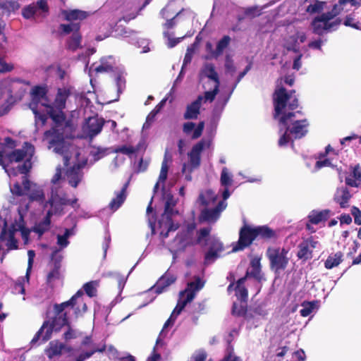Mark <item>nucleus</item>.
I'll list each match as a JSON object with an SVG mask.
<instances>
[{"label": "nucleus", "mask_w": 361, "mask_h": 361, "mask_svg": "<svg viewBox=\"0 0 361 361\" xmlns=\"http://www.w3.org/2000/svg\"><path fill=\"white\" fill-rule=\"evenodd\" d=\"M69 95V90L65 88L59 89L53 106L50 105L46 96V88L37 86L32 88V99L30 108L35 116L36 126H43L48 117L51 118L54 126L51 130L44 133V140L49 144L48 147L54 152L61 154L63 157L66 166L71 163L74 165L66 172V178L69 184L75 188L81 181L82 173L81 169L87 163L86 160H78L79 152L71 145L66 138L73 137L75 123L66 121L62 110L65 108L66 101Z\"/></svg>", "instance_id": "1"}, {"label": "nucleus", "mask_w": 361, "mask_h": 361, "mask_svg": "<svg viewBox=\"0 0 361 361\" xmlns=\"http://www.w3.org/2000/svg\"><path fill=\"white\" fill-rule=\"evenodd\" d=\"M283 79L278 80L274 94V118L279 121L280 138L279 145L286 146L293 139L305 136L308 130L309 123L300 111H293L298 107V99L293 94L288 93L281 87Z\"/></svg>", "instance_id": "2"}, {"label": "nucleus", "mask_w": 361, "mask_h": 361, "mask_svg": "<svg viewBox=\"0 0 361 361\" xmlns=\"http://www.w3.org/2000/svg\"><path fill=\"white\" fill-rule=\"evenodd\" d=\"M195 224L194 222L188 224L185 230L179 233L174 240L169 244V249L173 254V259L185 250V249L194 244H200L203 246L209 245V250L205 255V263L211 264L217 257L219 253L223 250L221 242L215 238L209 236L210 228H204L197 232L196 238H193Z\"/></svg>", "instance_id": "3"}, {"label": "nucleus", "mask_w": 361, "mask_h": 361, "mask_svg": "<svg viewBox=\"0 0 361 361\" xmlns=\"http://www.w3.org/2000/svg\"><path fill=\"white\" fill-rule=\"evenodd\" d=\"M15 147V142L9 137L0 143V165L10 178L18 173L25 175L30 171L35 152L34 146L28 142H25L23 149L10 151Z\"/></svg>", "instance_id": "4"}, {"label": "nucleus", "mask_w": 361, "mask_h": 361, "mask_svg": "<svg viewBox=\"0 0 361 361\" xmlns=\"http://www.w3.org/2000/svg\"><path fill=\"white\" fill-rule=\"evenodd\" d=\"M61 170L59 167L56 168L55 175L51 179V197L46 203L45 207L50 206V209L47 211L44 218L39 223L36 224L33 228V231L39 236L44 232L47 231L50 228L51 217L54 215H61L63 212V206L72 204L76 200L71 202L68 200L63 192L60 189L59 182L61 180Z\"/></svg>", "instance_id": "5"}, {"label": "nucleus", "mask_w": 361, "mask_h": 361, "mask_svg": "<svg viewBox=\"0 0 361 361\" xmlns=\"http://www.w3.org/2000/svg\"><path fill=\"white\" fill-rule=\"evenodd\" d=\"M203 286L204 282L200 278H197L194 281L188 283L185 290L180 292L179 300L177 305L171 313L170 317L165 322L159 336L157 340L153 351L151 355L147 358V361L161 360L160 349L162 348L164 344L161 337L164 336L167 328L173 325L176 317L180 314L185 305L194 299L196 293L202 289Z\"/></svg>", "instance_id": "6"}, {"label": "nucleus", "mask_w": 361, "mask_h": 361, "mask_svg": "<svg viewBox=\"0 0 361 361\" xmlns=\"http://www.w3.org/2000/svg\"><path fill=\"white\" fill-rule=\"evenodd\" d=\"M83 292L82 290H78L71 298L70 300L62 302L59 305H55L54 310L58 314V316L56 317L52 322L49 324V322H44L41 329L35 336V337L32 340V343H36L39 340L42 339V342L47 341L49 339L52 331H58L60 329L65 326L67 324V319L66 314L61 315L62 312L68 307L73 306L75 303H80L82 306L83 312H86L87 305L83 300Z\"/></svg>", "instance_id": "7"}, {"label": "nucleus", "mask_w": 361, "mask_h": 361, "mask_svg": "<svg viewBox=\"0 0 361 361\" xmlns=\"http://www.w3.org/2000/svg\"><path fill=\"white\" fill-rule=\"evenodd\" d=\"M29 83L17 78H6L0 80V116L7 114L11 105L20 100L26 92L25 86Z\"/></svg>", "instance_id": "8"}, {"label": "nucleus", "mask_w": 361, "mask_h": 361, "mask_svg": "<svg viewBox=\"0 0 361 361\" xmlns=\"http://www.w3.org/2000/svg\"><path fill=\"white\" fill-rule=\"evenodd\" d=\"M220 181L221 185L225 188L223 192L224 200L219 202L214 209L202 210L200 216V221L214 223L219 218L221 212L226 209L227 204L225 200L230 196L228 187L231 185L233 182L232 175L226 167L222 169Z\"/></svg>", "instance_id": "9"}, {"label": "nucleus", "mask_w": 361, "mask_h": 361, "mask_svg": "<svg viewBox=\"0 0 361 361\" xmlns=\"http://www.w3.org/2000/svg\"><path fill=\"white\" fill-rule=\"evenodd\" d=\"M200 80L206 90L205 101L212 102L219 92L220 83L219 74L214 64L207 63L202 66L200 73Z\"/></svg>", "instance_id": "10"}, {"label": "nucleus", "mask_w": 361, "mask_h": 361, "mask_svg": "<svg viewBox=\"0 0 361 361\" xmlns=\"http://www.w3.org/2000/svg\"><path fill=\"white\" fill-rule=\"evenodd\" d=\"M30 232V231L25 227L23 217L20 216L19 221L16 222L8 231L5 228L2 229L0 239L1 241L5 242V245L8 250H16L18 248V241L16 238L18 235H20L24 243L27 244Z\"/></svg>", "instance_id": "11"}, {"label": "nucleus", "mask_w": 361, "mask_h": 361, "mask_svg": "<svg viewBox=\"0 0 361 361\" xmlns=\"http://www.w3.org/2000/svg\"><path fill=\"white\" fill-rule=\"evenodd\" d=\"M274 236V231L267 226H245L240 232L238 246L233 248V250L237 251L243 249L251 244L256 238H271Z\"/></svg>", "instance_id": "12"}, {"label": "nucleus", "mask_w": 361, "mask_h": 361, "mask_svg": "<svg viewBox=\"0 0 361 361\" xmlns=\"http://www.w3.org/2000/svg\"><path fill=\"white\" fill-rule=\"evenodd\" d=\"M210 145L209 140H202L195 144L188 153V161L184 162L182 166V173L185 175L187 180H191L190 173L200 165L201 153L204 149L209 148Z\"/></svg>", "instance_id": "13"}, {"label": "nucleus", "mask_w": 361, "mask_h": 361, "mask_svg": "<svg viewBox=\"0 0 361 361\" xmlns=\"http://www.w3.org/2000/svg\"><path fill=\"white\" fill-rule=\"evenodd\" d=\"M174 203L172 198H169L166 202L164 213L161 215L157 225L150 219H149V224L153 233L158 229L159 230L160 235L163 238H165L168 236L170 231L177 228V226H175L171 221V216L173 214L172 207Z\"/></svg>", "instance_id": "14"}, {"label": "nucleus", "mask_w": 361, "mask_h": 361, "mask_svg": "<svg viewBox=\"0 0 361 361\" xmlns=\"http://www.w3.org/2000/svg\"><path fill=\"white\" fill-rule=\"evenodd\" d=\"M94 71L97 73L114 71L118 93L123 91L126 85V73L123 66H116L115 60L111 56L102 58L100 64L94 68Z\"/></svg>", "instance_id": "15"}, {"label": "nucleus", "mask_w": 361, "mask_h": 361, "mask_svg": "<svg viewBox=\"0 0 361 361\" xmlns=\"http://www.w3.org/2000/svg\"><path fill=\"white\" fill-rule=\"evenodd\" d=\"M23 187L18 183H11V191L13 194L16 195H23L26 194L29 196L31 200L43 201L44 199V193L42 188L26 179L23 176Z\"/></svg>", "instance_id": "16"}, {"label": "nucleus", "mask_w": 361, "mask_h": 361, "mask_svg": "<svg viewBox=\"0 0 361 361\" xmlns=\"http://www.w3.org/2000/svg\"><path fill=\"white\" fill-rule=\"evenodd\" d=\"M340 23L338 18H336V16H333V13L330 11L315 18L312 23V27L314 33L322 35L336 30Z\"/></svg>", "instance_id": "17"}, {"label": "nucleus", "mask_w": 361, "mask_h": 361, "mask_svg": "<svg viewBox=\"0 0 361 361\" xmlns=\"http://www.w3.org/2000/svg\"><path fill=\"white\" fill-rule=\"evenodd\" d=\"M267 254L270 261L271 267L276 272L286 268L290 259L288 257V249L271 247L268 249Z\"/></svg>", "instance_id": "18"}, {"label": "nucleus", "mask_w": 361, "mask_h": 361, "mask_svg": "<svg viewBox=\"0 0 361 361\" xmlns=\"http://www.w3.org/2000/svg\"><path fill=\"white\" fill-rule=\"evenodd\" d=\"M47 0H39L36 4H30L23 9V16L26 19L43 18L48 13Z\"/></svg>", "instance_id": "19"}, {"label": "nucleus", "mask_w": 361, "mask_h": 361, "mask_svg": "<svg viewBox=\"0 0 361 361\" xmlns=\"http://www.w3.org/2000/svg\"><path fill=\"white\" fill-rule=\"evenodd\" d=\"M320 244L313 237L307 238L298 245L297 256L303 261L308 260L312 257L313 250L319 248Z\"/></svg>", "instance_id": "20"}, {"label": "nucleus", "mask_w": 361, "mask_h": 361, "mask_svg": "<svg viewBox=\"0 0 361 361\" xmlns=\"http://www.w3.org/2000/svg\"><path fill=\"white\" fill-rule=\"evenodd\" d=\"M104 121L98 116H92L87 118L82 126V131L86 137H93L98 135L102 130Z\"/></svg>", "instance_id": "21"}, {"label": "nucleus", "mask_w": 361, "mask_h": 361, "mask_svg": "<svg viewBox=\"0 0 361 361\" xmlns=\"http://www.w3.org/2000/svg\"><path fill=\"white\" fill-rule=\"evenodd\" d=\"M79 27L78 23L61 24L60 25V29L64 34L73 32L68 42V48L73 51L77 49L80 44L81 36L78 32Z\"/></svg>", "instance_id": "22"}, {"label": "nucleus", "mask_w": 361, "mask_h": 361, "mask_svg": "<svg viewBox=\"0 0 361 361\" xmlns=\"http://www.w3.org/2000/svg\"><path fill=\"white\" fill-rule=\"evenodd\" d=\"M306 39L307 36L305 32L301 30H296L293 35L285 39L283 46L288 50L298 52L300 44L303 43Z\"/></svg>", "instance_id": "23"}, {"label": "nucleus", "mask_w": 361, "mask_h": 361, "mask_svg": "<svg viewBox=\"0 0 361 361\" xmlns=\"http://www.w3.org/2000/svg\"><path fill=\"white\" fill-rule=\"evenodd\" d=\"M345 181V184L350 187L358 188L361 186V166L357 164L351 166Z\"/></svg>", "instance_id": "24"}, {"label": "nucleus", "mask_w": 361, "mask_h": 361, "mask_svg": "<svg viewBox=\"0 0 361 361\" xmlns=\"http://www.w3.org/2000/svg\"><path fill=\"white\" fill-rule=\"evenodd\" d=\"M331 11L333 16H338L343 11H348L352 6L361 4V0H336Z\"/></svg>", "instance_id": "25"}, {"label": "nucleus", "mask_w": 361, "mask_h": 361, "mask_svg": "<svg viewBox=\"0 0 361 361\" xmlns=\"http://www.w3.org/2000/svg\"><path fill=\"white\" fill-rule=\"evenodd\" d=\"M204 128V122L199 123L197 126L192 122H187L184 123L183 130L186 135H191L192 139H197L201 136Z\"/></svg>", "instance_id": "26"}, {"label": "nucleus", "mask_w": 361, "mask_h": 361, "mask_svg": "<svg viewBox=\"0 0 361 361\" xmlns=\"http://www.w3.org/2000/svg\"><path fill=\"white\" fill-rule=\"evenodd\" d=\"M351 198L348 188L341 187L336 190L334 200L341 208H346L349 206V201Z\"/></svg>", "instance_id": "27"}, {"label": "nucleus", "mask_w": 361, "mask_h": 361, "mask_svg": "<svg viewBox=\"0 0 361 361\" xmlns=\"http://www.w3.org/2000/svg\"><path fill=\"white\" fill-rule=\"evenodd\" d=\"M246 280V277L240 279L235 288H233V283H231L228 287V292L231 293L233 290H235V295L237 298L242 300L245 301L247 298V290L244 286V283Z\"/></svg>", "instance_id": "28"}, {"label": "nucleus", "mask_w": 361, "mask_h": 361, "mask_svg": "<svg viewBox=\"0 0 361 361\" xmlns=\"http://www.w3.org/2000/svg\"><path fill=\"white\" fill-rule=\"evenodd\" d=\"M204 97L199 96L198 98L187 106L186 111L184 114L185 119H195L200 114V109L202 101Z\"/></svg>", "instance_id": "29"}, {"label": "nucleus", "mask_w": 361, "mask_h": 361, "mask_svg": "<svg viewBox=\"0 0 361 361\" xmlns=\"http://www.w3.org/2000/svg\"><path fill=\"white\" fill-rule=\"evenodd\" d=\"M332 215L333 212L330 209H325L322 211H312L310 212L308 217L311 223L318 224L326 221Z\"/></svg>", "instance_id": "30"}, {"label": "nucleus", "mask_w": 361, "mask_h": 361, "mask_svg": "<svg viewBox=\"0 0 361 361\" xmlns=\"http://www.w3.org/2000/svg\"><path fill=\"white\" fill-rule=\"evenodd\" d=\"M126 188L127 184H125L120 190L115 192V197L109 203V207L112 210L116 211L118 209L125 201L126 198Z\"/></svg>", "instance_id": "31"}, {"label": "nucleus", "mask_w": 361, "mask_h": 361, "mask_svg": "<svg viewBox=\"0 0 361 361\" xmlns=\"http://www.w3.org/2000/svg\"><path fill=\"white\" fill-rule=\"evenodd\" d=\"M61 279V274L60 271V264L55 263L47 274V283L51 286H54L56 283L59 282Z\"/></svg>", "instance_id": "32"}, {"label": "nucleus", "mask_w": 361, "mask_h": 361, "mask_svg": "<svg viewBox=\"0 0 361 361\" xmlns=\"http://www.w3.org/2000/svg\"><path fill=\"white\" fill-rule=\"evenodd\" d=\"M62 14L64 18L68 21L83 20L89 16L87 12L78 9L63 11Z\"/></svg>", "instance_id": "33"}, {"label": "nucleus", "mask_w": 361, "mask_h": 361, "mask_svg": "<svg viewBox=\"0 0 361 361\" xmlns=\"http://www.w3.org/2000/svg\"><path fill=\"white\" fill-rule=\"evenodd\" d=\"M65 346L60 342L53 341L50 342L49 347L46 349V353L49 358L51 359L54 356L59 355Z\"/></svg>", "instance_id": "34"}, {"label": "nucleus", "mask_w": 361, "mask_h": 361, "mask_svg": "<svg viewBox=\"0 0 361 361\" xmlns=\"http://www.w3.org/2000/svg\"><path fill=\"white\" fill-rule=\"evenodd\" d=\"M343 261V254L341 252L330 255L324 262L326 269H331L338 267Z\"/></svg>", "instance_id": "35"}, {"label": "nucleus", "mask_w": 361, "mask_h": 361, "mask_svg": "<svg viewBox=\"0 0 361 361\" xmlns=\"http://www.w3.org/2000/svg\"><path fill=\"white\" fill-rule=\"evenodd\" d=\"M199 200L202 204L210 206L215 203L216 195L211 190H207L200 193Z\"/></svg>", "instance_id": "36"}, {"label": "nucleus", "mask_w": 361, "mask_h": 361, "mask_svg": "<svg viewBox=\"0 0 361 361\" xmlns=\"http://www.w3.org/2000/svg\"><path fill=\"white\" fill-rule=\"evenodd\" d=\"M168 170H169L168 159L165 157L162 161V164H161V168L158 180H157V182L154 186V192H156L158 190L159 185L161 184L164 183V181L166 180V179L167 178Z\"/></svg>", "instance_id": "37"}, {"label": "nucleus", "mask_w": 361, "mask_h": 361, "mask_svg": "<svg viewBox=\"0 0 361 361\" xmlns=\"http://www.w3.org/2000/svg\"><path fill=\"white\" fill-rule=\"evenodd\" d=\"M174 281L175 278L173 276H164L159 280L154 290L157 293H161L164 290V288L169 286Z\"/></svg>", "instance_id": "38"}, {"label": "nucleus", "mask_w": 361, "mask_h": 361, "mask_svg": "<svg viewBox=\"0 0 361 361\" xmlns=\"http://www.w3.org/2000/svg\"><path fill=\"white\" fill-rule=\"evenodd\" d=\"M82 344L84 345H90L91 346V350L89 353H86L85 355H80L78 358V361H84L85 359L90 357L94 352L99 351L102 352L104 350V347L102 348H98L94 347L93 344H92L91 338L89 337H86L85 339L83 341Z\"/></svg>", "instance_id": "39"}, {"label": "nucleus", "mask_w": 361, "mask_h": 361, "mask_svg": "<svg viewBox=\"0 0 361 361\" xmlns=\"http://www.w3.org/2000/svg\"><path fill=\"white\" fill-rule=\"evenodd\" d=\"M252 276L256 279L260 278V263L259 259L255 258L251 261V269L247 271L246 276Z\"/></svg>", "instance_id": "40"}, {"label": "nucleus", "mask_w": 361, "mask_h": 361, "mask_svg": "<svg viewBox=\"0 0 361 361\" xmlns=\"http://www.w3.org/2000/svg\"><path fill=\"white\" fill-rule=\"evenodd\" d=\"M231 42V38L228 36H224L217 44L216 49L214 52L215 57L221 55L224 50L228 47Z\"/></svg>", "instance_id": "41"}, {"label": "nucleus", "mask_w": 361, "mask_h": 361, "mask_svg": "<svg viewBox=\"0 0 361 361\" xmlns=\"http://www.w3.org/2000/svg\"><path fill=\"white\" fill-rule=\"evenodd\" d=\"M70 235L71 231L69 229H66L65 233L63 235H57V245L59 246L60 250H62L68 245V238Z\"/></svg>", "instance_id": "42"}, {"label": "nucleus", "mask_w": 361, "mask_h": 361, "mask_svg": "<svg viewBox=\"0 0 361 361\" xmlns=\"http://www.w3.org/2000/svg\"><path fill=\"white\" fill-rule=\"evenodd\" d=\"M14 65L6 61L5 56H0V74L11 72Z\"/></svg>", "instance_id": "43"}, {"label": "nucleus", "mask_w": 361, "mask_h": 361, "mask_svg": "<svg viewBox=\"0 0 361 361\" xmlns=\"http://www.w3.org/2000/svg\"><path fill=\"white\" fill-rule=\"evenodd\" d=\"M97 286L98 283L97 281H90L85 283L83 288L88 296L93 297L96 295Z\"/></svg>", "instance_id": "44"}, {"label": "nucleus", "mask_w": 361, "mask_h": 361, "mask_svg": "<svg viewBox=\"0 0 361 361\" xmlns=\"http://www.w3.org/2000/svg\"><path fill=\"white\" fill-rule=\"evenodd\" d=\"M325 4L324 1H315L307 6V11L310 13H318L324 8Z\"/></svg>", "instance_id": "45"}, {"label": "nucleus", "mask_w": 361, "mask_h": 361, "mask_svg": "<svg viewBox=\"0 0 361 361\" xmlns=\"http://www.w3.org/2000/svg\"><path fill=\"white\" fill-rule=\"evenodd\" d=\"M326 166L333 167L334 164L329 159L325 157V155H321L315 164V168L316 169H320L321 168Z\"/></svg>", "instance_id": "46"}, {"label": "nucleus", "mask_w": 361, "mask_h": 361, "mask_svg": "<svg viewBox=\"0 0 361 361\" xmlns=\"http://www.w3.org/2000/svg\"><path fill=\"white\" fill-rule=\"evenodd\" d=\"M255 315H252L251 314H245V319L247 322V323L251 325H255V326L257 325L256 324L257 319H255V317L259 315L260 317H264L267 314L265 312H259L257 310L254 312Z\"/></svg>", "instance_id": "47"}, {"label": "nucleus", "mask_w": 361, "mask_h": 361, "mask_svg": "<svg viewBox=\"0 0 361 361\" xmlns=\"http://www.w3.org/2000/svg\"><path fill=\"white\" fill-rule=\"evenodd\" d=\"M313 302H307L302 304V309L300 310V312L302 317H307L310 315L314 309Z\"/></svg>", "instance_id": "48"}, {"label": "nucleus", "mask_w": 361, "mask_h": 361, "mask_svg": "<svg viewBox=\"0 0 361 361\" xmlns=\"http://www.w3.org/2000/svg\"><path fill=\"white\" fill-rule=\"evenodd\" d=\"M27 255H28V264H27V272H26V276H25L26 282H28V281H29V274H30V271H31V269L32 267L35 253L33 250H28Z\"/></svg>", "instance_id": "49"}, {"label": "nucleus", "mask_w": 361, "mask_h": 361, "mask_svg": "<svg viewBox=\"0 0 361 361\" xmlns=\"http://www.w3.org/2000/svg\"><path fill=\"white\" fill-rule=\"evenodd\" d=\"M136 149L131 146L123 145L115 149L116 152H121L123 154L130 155L135 153Z\"/></svg>", "instance_id": "50"}, {"label": "nucleus", "mask_w": 361, "mask_h": 361, "mask_svg": "<svg viewBox=\"0 0 361 361\" xmlns=\"http://www.w3.org/2000/svg\"><path fill=\"white\" fill-rule=\"evenodd\" d=\"M262 8L258 6L247 8L245 9V15L248 17H255L259 16L261 13Z\"/></svg>", "instance_id": "51"}, {"label": "nucleus", "mask_w": 361, "mask_h": 361, "mask_svg": "<svg viewBox=\"0 0 361 361\" xmlns=\"http://www.w3.org/2000/svg\"><path fill=\"white\" fill-rule=\"evenodd\" d=\"M175 13V11L172 8L171 2H170L165 8H164L161 11V16L164 18H170L173 13Z\"/></svg>", "instance_id": "52"}, {"label": "nucleus", "mask_w": 361, "mask_h": 361, "mask_svg": "<svg viewBox=\"0 0 361 361\" xmlns=\"http://www.w3.org/2000/svg\"><path fill=\"white\" fill-rule=\"evenodd\" d=\"M225 68L226 72L231 73V75H233L235 71L233 62L229 56H226V57Z\"/></svg>", "instance_id": "53"}, {"label": "nucleus", "mask_w": 361, "mask_h": 361, "mask_svg": "<svg viewBox=\"0 0 361 361\" xmlns=\"http://www.w3.org/2000/svg\"><path fill=\"white\" fill-rule=\"evenodd\" d=\"M95 161L100 159L106 154V150L100 148H94L90 152Z\"/></svg>", "instance_id": "54"}, {"label": "nucleus", "mask_w": 361, "mask_h": 361, "mask_svg": "<svg viewBox=\"0 0 361 361\" xmlns=\"http://www.w3.org/2000/svg\"><path fill=\"white\" fill-rule=\"evenodd\" d=\"M351 214L354 217L355 223L360 225L361 224V211L355 207L351 209Z\"/></svg>", "instance_id": "55"}, {"label": "nucleus", "mask_w": 361, "mask_h": 361, "mask_svg": "<svg viewBox=\"0 0 361 361\" xmlns=\"http://www.w3.org/2000/svg\"><path fill=\"white\" fill-rule=\"evenodd\" d=\"M130 9H132V12H130V13H126L123 16V20L125 21H129L132 19H134L137 15V7H134V6H130Z\"/></svg>", "instance_id": "56"}, {"label": "nucleus", "mask_w": 361, "mask_h": 361, "mask_svg": "<svg viewBox=\"0 0 361 361\" xmlns=\"http://www.w3.org/2000/svg\"><path fill=\"white\" fill-rule=\"evenodd\" d=\"M192 54H193V48H192V47L188 48L187 52L185 55L184 60H183V67L185 66H186L188 63H190Z\"/></svg>", "instance_id": "57"}, {"label": "nucleus", "mask_w": 361, "mask_h": 361, "mask_svg": "<svg viewBox=\"0 0 361 361\" xmlns=\"http://www.w3.org/2000/svg\"><path fill=\"white\" fill-rule=\"evenodd\" d=\"M155 116L156 114L151 111L147 117L146 121L143 125V128H148L150 126L151 123L154 121Z\"/></svg>", "instance_id": "58"}, {"label": "nucleus", "mask_w": 361, "mask_h": 361, "mask_svg": "<svg viewBox=\"0 0 361 361\" xmlns=\"http://www.w3.org/2000/svg\"><path fill=\"white\" fill-rule=\"evenodd\" d=\"M107 355L111 359H116L118 357V355L116 350L112 346L108 347Z\"/></svg>", "instance_id": "59"}, {"label": "nucleus", "mask_w": 361, "mask_h": 361, "mask_svg": "<svg viewBox=\"0 0 361 361\" xmlns=\"http://www.w3.org/2000/svg\"><path fill=\"white\" fill-rule=\"evenodd\" d=\"M206 359V354L204 352H198L192 357V361H204Z\"/></svg>", "instance_id": "60"}, {"label": "nucleus", "mask_w": 361, "mask_h": 361, "mask_svg": "<svg viewBox=\"0 0 361 361\" xmlns=\"http://www.w3.org/2000/svg\"><path fill=\"white\" fill-rule=\"evenodd\" d=\"M15 291L18 293L24 294L25 293V288L23 286V283L20 280L15 285Z\"/></svg>", "instance_id": "61"}, {"label": "nucleus", "mask_w": 361, "mask_h": 361, "mask_svg": "<svg viewBox=\"0 0 361 361\" xmlns=\"http://www.w3.org/2000/svg\"><path fill=\"white\" fill-rule=\"evenodd\" d=\"M301 57H302V54H300L298 55L295 59H294V61H293V68L295 69V70H299L302 66V63H301Z\"/></svg>", "instance_id": "62"}, {"label": "nucleus", "mask_w": 361, "mask_h": 361, "mask_svg": "<svg viewBox=\"0 0 361 361\" xmlns=\"http://www.w3.org/2000/svg\"><path fill=\"white\" fill-rule=\"evenodd\" d=\"M322 44H323V41L321 39H319V40H315V41L310 42L308 46L310 48H312V49H320Z\"/></svg>", "instance_id": "63"}, {"label": "nucleus", "mask_w": 361, "mask_h": 361, "mask_svg": "<svg viewBox=\"0 0 361 361\" xmlns=\"http://www.w3.org/2000/svg\"><path fill=\"white\" fill-rule=\"evenodd\" d=\"M222 361H241L239 357L232 353H229Z\"/></svg>", "instance_id": "64"}]
</instances>
